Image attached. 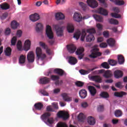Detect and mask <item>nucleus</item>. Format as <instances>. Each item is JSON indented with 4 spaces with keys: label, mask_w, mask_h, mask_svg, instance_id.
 <instances>
[{
    "label": "nucleus",
    "mask_w": 127,
    "mask_h": 127,
    "mask_svg": "<svg viewBox=\"0 0 127 127\" xmlns=\"http://www.w3.org/2000/svg\"><path fill=\"white\" fill-rule=\"evenodd\" d=\"M118 60L119 64L121 65H122V64H124V63H125V58L122 55H120L118 56Z\"/></svg>",
    "instance_id": "obj_37"
},
{
    "label": "nucleus",
    "mask_w": 127,
    "mask_h": 127,
    "mask_svg": "<svg viewBox=\"0 0 127 127\" xmlns=\"http://www.w3.org/2000/svg\"><path fill=\"white\" fill-rule=\"evenodd\" d=\"M79 95L81 99H86V97L87 96V90L85 89H81L79 91Z\"/></svg>",
    "instance_id": "obj_17"
},
{
    "label": "nucleus",
    "mask_w": 127,
    "mask_h": 127,
    "mask_svg": "<svg viewBox=\"0 0 127 127\" xmlns=\"http://www.w3.org/2000/svg\"><path fill=\"white\" fill-rule=\"evenodd\" d=\"M87 122L89 125H90L91 126H94V125L96 124V120H95V118L92 117V116H89L88 117Z\"/></svg>",
    "instance_id": "obj_23"
},
{
    "label": "nucleus",
    "mask_w": 127,
    "mask_h": 127,
    "mask_svg": "<svg viewBox=\"0 0 127 127\" xmlns=\"http://www.w3.org/2000/svg\"><path fill=\"white\" fill-rule=\"evenodd\" d=\"M115 87L117 88H119V89H123L124 88V86L122 85L121 82H118L115 84Z\"/></svg>",
    "instance_id": "obj_52"
},
{
    "label": "nucleus",
    "mask_w": 127,
    "mask_h": 127,
    "mask_svg": "<svg viewBox=\"0 0 127 127\" xmlns=\"http://www.w3.org/2000/svg\"><path fill=\"white\" fill-rule=\"evenodd\" d=\"M86 32L89 33L86 37V40L87 42H91L95 40V37H94V33H96V30L95 28L87 29Z\"/></svg>",
    "instance_id": "obj_2"
},
{
    "label": "nucleus",
    "mask_w": 127,
    "mask_h": 127,
    "mask_svg": "<svg viewBox=\"0 0 127 127\" xmlns=\"http://www.w3.org/2000/svg\"><path fill=\"white\" fill-rule=\"evenodd\" d=\"M62 84H63V80H57L55 82V85L56 86H59V85H62Z\"/></svg>",
    "instance_id": "obj_59"
},
{
    "label": "nucleus",
    "mask_w": 127,
    "mask_h": 127,
    "mask_svg": "<svg viewBox=\"0 0 127 127\" xmlns=\"http://www.w3.org/2000/svg\"><path fill=\"white\" fill-rule=\"evenodd\" d=\"M40 19V16L37 13L32 14L30 16V19L32 21L35 22L37 21Z\"/></svg>",
    "instance_id": "obj_18"
},
{
    "label": "nucleus",
    "mask_w": 127,
    "mask_h": 127,
    "mask_svg": "<svg viewBox=\"0 0 127 127\" xmlns=\"http://www.w3.org/2000/svg\"><path fill=\"white\" fill-rule=\"evenodd\" d=\"M109 22L111 24H115V25L119 24V21L117 20H116L113 18L109 19Z\"/></svg>",
    "instance_id": "obj_46"
},
{
    "label": "nucleus",
    "mask_w": 127,
    "mask_h": 127,
    "mask_svg": "<svg viewBox=\"0 0 127 127\" xmlns=\"http://www.w3.org/2000/svg\"><path fill=\"white\" fill-rule=\"evenodd\" d=\"M82 15L79 13L75 12L73 15V19L77 22L82 21Z\"/></svg>",
    "instance_id": "obj_14"
},
{
    "label": "nucleus",
    "mask_w": 127,
    "mask_h": 127,
    "mask_svg": "<svg viewBox=\"0 0 127 127\" xmlns=\"http://www.w3.org/2000/svg\"><path fill=\"white\" fill-rule=\"evenodd\" d=\"M88 106H89V105H88V103L86 102H84L81 103V107L82 108H87Z\"/></svg>",
    "instance_id": "obj_63"
},
{
    "label": "nucleus",
    "mask_w": 127,
    "mask_h": 127,
    "mask_svg": "<svg viewBox=\"0 0 127 127\" xmlns=\"http://www.w3.org/2000/svg\"><path fill=\"white\" fill-rule=\"evenodd\" d=\"M78 119L79 122H84V114L83 113H80L78 116Z\"/></svg>",
    "instance_id": "obj_51"
},
{
    "label": "nucleus",
    "mask_w": 127,
    "mask_h": 127,
    "mask_svg": "<svg viewBox=\"0 0 127 127\" xmlns=\"http://www.w3.org/2000/svg\"><path fill=\"white\" fill-rule=\"evenodd\" d=\"M17 49L18 51H22V45H21V41H18L17 43Z\"/></svg>",
    "instance_id": "obj_47"
},
{
    "label": "nucleus",
    "mask_w": 127,
    "mask_h": 127,
    "mask_svg": "<svg viewBox=\"0 0 127 127\" xmlns=\"http://www.w3.org/2000/svg\"><path fill=\"white\" fill-rule=\"evenodd\" d=\"M97 111L98 112H103L104 111V105H100L97 108Z\"/></svg>",
    "instance_id": "obj_58"
},
{
    "label": "nucleus",
    "mask_w": 127,
    "mask_h": 127,
    "mask_svg": "<svg viewBox=\"0 0 127 127\" xmlns=\"http://www.w3.org/2000/svg\"><path fill=\"white\" fill-rule=\"evenodd\" d=\"M34 108L36 110H38V111H41L43 108V104L40 102L35 103Z\"/></svg>",
    "instance_id": "obj_29"
},
{
    "label": "nucleus",
    "mask_w": 127,
    "mask_h": 127,
    "mask_svg": "<svg viewBox=\"0 0 127 127\" xmlns=\"http://www.w3.org/2000/svg\"><path fill=\"white\" fill-rule=\"evenodd\" d=\"M11 51H12V50L10 48V47H8L6 48L4 51L5 55L6 56H10V55H11Z\"/></svg>",
    "instance_id": "obj_32"
},
{
    "label": "nucleus",
    "mask_w": 127,
    "mask_h": 127,
    "mask_svg": "<svg viewBox=\"0 0 127 127\" xmlns=\"http://www.w3.org/2000/svg\"><path fill=\"white\" fill-rule=\"evenodd\" d=\"M93 17L97 21H98V22H103L104 20L102 16L97 14L93 15Z\"/></svg>",
    "instance_id": "obj_33"
},
{
    "label": "nucleus",
    "mask_w": 127,
    "mask_h": 127,
    "mask_svg": "<svg viewBox=\"0 0 127 127\" xmlns=\"http://www.w3.org/2000/svg\"><path fill=\"white\" fill-rule=\"evenodd\" d=\"M75 85L77 87H83L84 86V82L78 81L75 82Z\"/></svg>",
    "instance_id": "obj_54"
},
{
    "label": "nucleus",
    "mask_w": 127,
    "mask_h": 127,
    "mask_svg": "<svg viewBox=\"0 0 127 127\" xmlns=\"http://www.w3.org/2000/svg\"><path fill=\"white\" fill-rule=\"evenodd\" d=\"M81 36V31L80 30H77L73 35L74 38H75L76 40H78Z\"/></svg>",
    "instance_id": "obj_40"
},
{
    "label": "nucleus",
    "mask_w": 127,
    "mask_h": 127,
    "mask_svg": "<svg viewBox=\"0 0 127 127\" xmlns=\"http://www.w3.org/2000/svg\"><path fill=\"white\" fill-rule=\"evenodd\" d=\"M56 74H58L59 76H63L64 75V70L60 68H56L54 70Z\"/></svg>",
    "instance_id": "obj_31"
},
{
    "label": "nucleus",
    "mask_w": 127,
    "mask_h": 127,
    "mask_svg": "<svg viewBox=\"0 0 127 127\" xmlns=\"http://www.w3.org/2000/svg\"><path fill=\"white\" fill-rule=\"evenodd\" d=\"M101 66H102V67L105 69H109L110 68V65H109V64H108L107 62L102 63Z\"/></svg>",
    "instance_id": "obj_53"
},
{
    "label": "nucleus",
    "mask_w": 127,
    "mask_h": 127,
    "mask_svg": "<svg viewBox=\"0 0 127 127\" xmlns=\"http://www.w3.org/2000/svg\"><path fill=\"white\" fill-rule=\"evenodd\" d=\"M86 35H87L86 30L85 29H83L81 32V36L80 38L81 41H84V40H85V37H86Z\"/></svg>",
    "instance_id": "obj_43"
},
{
    "label": "nucleus",
    "mask_w": 127,
    "mask_h": 127,
    "mask_svg": "<svg viewBox=\"0 0 127 127\" xmlns=\"http://www.w3.org/2000/svg\"><path fill=\"white\" fill-rule=\"evenodd\" d=\"M84 49L83 48H79L77 49L75 53L76 55H78V58L80 60H81V59H82L83 57H84V54H83V52H84Z\"/></svg>",
    "instance_id": "obj_10"
},
{
    "label": "nucleus",
    "mask_w": 127,
    "mask_h": 127,
    "mask_svg": "<svg viewBox=\"0 0 127 127\" xmlns=\"http://www.w3.org/2000/svg\"><path fill=\"white\" fill-rule=\"evenodd\" d=\"M53 27L55 28V29H56L57 36L60 37L63 36V32H64L63 28L60 27L59 25H53Z\"/></svg>",
    "instance_id": "obj_4"
},
{
    "label": "nucleus",
    "mask_w": 127,
    "mask_h": 127,
    "mask_svg": "<svg viewBox=\"0 0 127 127\" xmlns=\"http://www.w3.org/2000/svg\"><path fill=\"white\" fill-rule=\"evenodd\" d=\"M27 59L29 63H33V62H34L35 57L33 52L31 51L28 53L27 56Z\"/></svg>",
    "instance_id": "obj_8"
},
{
    "label": "nucleus",
    "mask_w": 127,
    "mask_h": 127,
    "mask_svg": "<svg viewBox=\"0 0 127 127\" xmlns=\"http://www.w3.org/2000/svg\"><path fill=\"white\" fill-rule=\"evenodd\" d=\"M79 5L81 6V8H82V10H83V11H88V10H89V7H88V5L85 4L84 2H80Z\"/></svg>",
    "instance_id": "obj_27"
},
{
    "label": "nucleus",
    "mask_w": 127,
    "mask_h": 127,
    "mask_svg": "<svg viewBox=\"0 0 127 127\" xmlns=\"http://www.w3.org/2000/svg\"><path fill=\"white\" fill-rule=\"evenodd\" d=\"M86 2L88 5L92 8L98 7V2H97L96 0H87Z\"/></svg>",
    "instance_id": "obj_7"
},
{
    "label": "nucleus",
    "mask_w": 127,
    "mask_h": 127,
    "mask_svg": "<svg viewBox=\"0 0 127 127\" xmlns=\"http://www.w3.org/2000/svg\"><path fill=\"white\" fill-rule=\"evenodd\" d=\"M19 26V24L17 23L16 21L14 20L12 21L11 23V28H12L13 29H16V28H17V27H18Z\"/></svg>",
    "instance_id": "obj_39"
},
{
    "label": "nucleus",
    "mask_w": 127,
    "mask_h": 127,
    "mask_svg": "<svg viewBox=\"0 0 127 127\" xmlns=\"http://www.w3.org/2000/svg\"><path fill=\"white\" fill-rule=\"evenodd\" d=\"M57 117L66 121L69 118V114L66 112L61 111L57 113Z\"/></svg>",
    "instance_id": "obj_5"
},
{
    "label": "nucleus",
    "mask_w": 127,
    "mask_h": 127,
    "mask_svg": "<svg viewBox=\"0 0 127 127\" xmlns=\"http://www.w3.org/2000/svg\"><path fill=\"white\" fill-rule=\"evenodd\" d=\"M26 59V58L25 57V56L22 55L21 56H20L19 63L20 64H24V63H25Z\"/></svg>",
    "instance_id": "obj_44"
},
{
    "label": "nucleus",
    "mask_w": 127,
    "mask_h": 127,
    "mask_svg": "<svg viewBox=\"0 0 127 127\" xmlns=\"http://www.w3.org/2000/svg\"><path fill=\"white\" fill-rule=\"evenodd\" d=\"M51 79L52 80V81H58L59 79H60V77L58 75H52L51 76Z\"/></svg>",
    "instance_id": "obj_49"
},
{
    "label": "nucleus",
    "mask_w": 127,
    "mask_h": 127,
    "mask_svg": "<svg viewBox=\"0 0 127 127\" xmlns=\"http://www.w3.org/2000/svg\"><path fill=\"white\" fill-rule=\"evenodd\" d=\"M68 62L71 65H75V64H77L78 61H77L76 58L70 57L68 60Z\"/></svg>",
    "instance_id": "obj_28"
},
{
    "label": "nucleus",
    "mask_w": 127,
    "mask_h": 127,
    "mask_svg": "<svg viewBox=\"0 0 127 127\" xmlns=\"http://www.w3.org/2000/svg\"><path fill=\"white\" fill-rule=\"evenodd\" d=\"M67 30L69 33H73L74 32V26L72 24H68Z\"/></svg>",
    "instance_id": "obj_34"
},
{
    "label": "nucleus",
    "mask_w": 127,
    "mask_h": 127,
    "mask_svg": "<svg viewBox=\"0 0 127 127\" xmlns=\"http://www.w3.org/2000/svg\"><path fill=\"white\" fill-rule=\"evenodd\" d=\"M31 45V42L29 40H26L25 41L24 45V50L25 51H28L30 49V46Z\"/></svg>",
    "instance_id": "obj_12"
},
{
    "label": "nucleus",
    "mask_w": 127,
    "mask_h": 127,
    "mask_svg": "<svg viewBox=\"0 0 127 127\" xmlns=\"http://www.w3.org/2000/svg\"><path fill=\"white\" fill-rule=\"evenodd\" d=\"M46 110L47 112H54V110L50 105L47 107Z\"/></svg>",
    "instance_id": "obj_61"
},
{
    "label": "nucleus",
    "mask_w": 127,
    "mask_h": 127,
    "mask_svg": "<svg viewBox=\"0 0 127 127\" xmlns=\"http://www.w3.org/2000/svg\"><path fill=\"white\" fill-rule=\"evenodd\" d=\"M102 55V53L99 52V49L95 48L94 49L91 54L89 55L90 58H97L98 56H101Z\"/></svg>",
    "instance_id": "obj_6"
},
{
    "label": "nucleus",
    "mask_w": 127,
    "mask_h": 127,
    "mask_svg": "<svg viewBox=\"0 0 127 127\" xmlns=\"http://www.w3.org/2000/svg\"><path fill=\"white\" fill-rule=\"evenodd\" d=\"M107 42L109 45V46H111V47H113V46H115V44H116V41L113 38H110L107 40Z\"/></svg>",
    "instance_id": "obj_30"
},
{
    "label": "nucleus",
    "mask_w": 127,
    "mask_h": 127,
    "mask_svg": "<svg viewBox=\"0 0 127 127\" xmlns=\"http://www.w3.org/2000/svg\"><path fill=\"white\" fill-rule=\"evenodd\" d=\"M36 54L37 55V58L38 60L41 59V60H44L46 57V55L45 54H42V50L39 47H37L36 49Z\"/></svg>",
    "instance_id": "obj_3"
},
{
    "label": "nucleus",
    "mask_w": 127,
    "mask_h": 127,
    "mask_svg": "<svg viewBox=\"0 0 127 127\" xmlns=\"http://www.w3.org/2000/svg\"><path fill=\"white\" fill-rule=\"evenodd\" d=\"M100 96L102 98H104L105 99H107V98H109V97H110V96L109 95V93L105 91L101 92L100 94Z\"/></svg>",
    "instance_id": "obj_45"
},
{
    "label": "nucleus",
    "mask_w": 127,
    "mask_h": 127,
    "mask_svg": "<svg viewBox=\"0 0 127 127\" xmlns=\"http://www.w3.org/2000/svg\"><path fill=\"white\" fill-rule=\"evenodd\" d=\"M109 65L111 66H116L118 64V62L115 60L109 59L108 61Z\"/></svg>",
    "instance_id": "obj_42"
},
{
    "label": "nucleus",
    "mask_w": 127,
    "mask_h": 127,
    "mask_svg": "<svg viewBox=\"0 0 127 127\" xmlns=\"http://www.w3.org/2000/svg\"><path fill=\"white\" fill-rule=\"evenodd\" d=\"M65 18V16L64 14L61 12H58L56 13V19L57 20H61Z\"/></svg>",
    "instance_id": "obj_22"
},
{
    "label": "nucleus",
    "mask_w": 127,
    "mask_h": 127,
    "mask_svg": "<svg viewBox=\"0 0 127 127\" xmlns=\"http://www.w3.org/2000/svg\"><path fill=\"white\" fill-rule=\"evenodd\" d=\"M108 45L106 43H102L100 44V47L101 48H106V47H107Z\"/></svg>",
    "instance_id": "obj_60"
},
{
    "label": "nucleus",
    "mask_w": 127,
    "mask_h": 127,
    "mask_svg": "<svg viewBox=\"0 0 127 127\" xmlns=\"http://www.w3.org/2000/svg\"><path fill=\"white\" fill-rule=\"evenodd\" d=\"M124 76V73L122 70H117L114 71V77L116 79H120Z\"/></svg>",
    "instance_id": "obj_13"
},
{
    "label": "nucleus",
    "mask_w": 127,
    "mask_h": 127,
    "mask_svg": "<svg viewBox=\"0 0 127 127\" xmlns=\"http://www.w3.org/2000/svg\"><path fill=\"white\" fill-rule=\"evenodd\" d=\"M90 80L96 82V83H102V77L99 75H94L90 77Z\"/></svg>",
    "instance_id": "obj_11"
},
{
    "label": "nucleus",
    "mask_w": 127,
    "mask_h": 127,
    "mask_svg": "<svg viewBox=\"0 0 127 127\" xmlns=\"http://www.w3.org/2000/svg\"><path fill=\"white\" fill-rule=\"evenodd\" d=\"M67 49L69 53H74L76 51V46L73 44L68 45L67 46Z\"/></svg>",
    "instance_id": "obj_19"
},
{
    "label": "nucleus",
    "mask_w": 127,
    "mask_h": 127,
    "mask_svg": "<svg viewBox=\"0 0 127 127\" xmlns=\"http://www.w3.org/2000/svg\"><path fill=\"white\" fill-rule=\"evenodd\" d=\"M0 7L3 10H6L9 8V5L7 3H3L0 5Z\"/></svg>",
    "instance_id": "obj_36"
},
{
    "label": "nucleus",
    "mask_w": 127,
    "mask_h": 127,
    "mask_svg": "<svg viewBox=\"0 0 127 127\" xmlns=\"http://www.w3.org/2000/svg\"><path fill=\"white\" fill-rule=\"evenodd\" d=\"M43 30V25L42 24L39 23L36 25V31L37 32H42Z\"/></svg>",
    "instance_id": "obj_26"
},
{
    "label": "nucleus",
    "mask_w": 127,
    "mask_h": 127,
    "mask_svg": "<svg viewBox=\"0 0 127 127\" xmlns=\"http://www.w3.org/2000/svg\"><path fill=\"white\" fill-rule=\"evenodd\" d=\"M50 116H51V113L49 112H45L41 116V119L45 123L46 120L49 119Z\"/></svg>",
    "instance_id": "obj_16"
},
{
    "label": "nucleus",
    "mask_w": 127,
    "mask_h": 127,
    "mask_svg": "<svg viewBox=\"0 0 127 127\" xmlns=\"http://www.w3.org/2000/svg\"><path fill=\"white\" fill-rule=\"evenodd\" d=\"M114 115L116 118H120L123 116V111L121 110H116L115 111Z\"/></svg>",
    "instance_id": "obj_38"
},
{
    "label": "nucleus",
    "mask_w": 127,
    "mask_h": 127,
    "mask_svg": "<svg viewBox=\"0 0 127 127\" xmlns=\"http://www.w3.org/2000/svg\"><path fill=\"white\" fill-rule=\"evenodd\" d=\"M40 93L42 95H43V96H48L49 95L48 93L45 90H41Z\"/></svg>",
    "instance_id": "obj_64"
},
{
    "label": "nucleus",
    "mask_w": 127,
    "mask_h": 127,
    "mask_svg": "<svg viewBox=\"0 0 127 127\" xmlns=\"http://www.w3.org/2000/svg\"><path fill=\"white\" fill-rule=\"evenodd\" d=\"M115 4L116 5H124L125 4V1L123 0H117Z\"/></svg>",
    "instance_id": "obj_50"
},
{
    "label": "nucleus",
    "mask_w": 127,
    "mask_h": 127,
    "mask_svg": "<svg viewBox=\"0 0 127 127\" xmlns=\"http://www.w3.org/2000/svg\"><path fill=\"white\" fill-rule=\"evenodd\" d=\"M16 35L18 37H21L22 35V31L20 30H19L17 31Z\"/></svg>",
    "instance_id": "obj_62"
},
{
    "label": "nucleus",
    "mask_w": 127,
    "mask_h": 127,
    "mask_svg": "<svg viewBox=\"0 0 127 127\" xmlns=\"http://www.w3.org/2000/svg\"><path fill=\"white\" fill-rule=\"evenodd\" d=\"M98 13L102 14L103 15H107L108 14V11L105 9L104 8H100L98 9Z\"/></svg>",
    "instance_id": "obj_35"
},
{
    "label": "nucleus",
    "mask_w": 127,
    "mask_h": 127,
    "mask_svg": "<svg viewBox=\"0 0 127 127\" xmlns=\"http://www.w3.org/2000/svg\"><path fill=\"white\" fill-rule=\"evenodd\" d=\"M50 82V79L46 77L42 78L40 79V83L41 84H48V83H49Z\"/></svg>",
    "instance_id": "obj_25"
},
{
    "label": "nucleus",
    "mask_w": 127,
    "mask_h": 127,
    "mask_svg": "<svg viewBox=\"0 0 127 127\" xmlns=\"http://www.w3.org/2000/svg\"><path fill=\"white\" fill-rule=\"evenodd\" d=\"M40 45L41 46V47H43L44 49L47 48L48 47L45 43H43V42H40Z\"/></svg>",
    "instance_id": "obj_57"
},
{
    "label": "nucleus",
    "mask_w": 127,
    "mask_h": 127,
    "mask_svg": "<svg viewBox=\"0 0 127 127\" xmlns=\"http://www.w3.org/2000/svg\"><path fill=\"white\" fill-rule=\"evenodd\" d=\"M46 121L45 122L46 124H49V125H52L54 124V119H53V118H50L47 119Z\"/></svg>",
    "instance_id": "obj_48"
},
{
    "label": "nucleus",
    "mask_w": 127,
    "mask_h": 127,
    "mask_svg": "<svg viewBox=\"0 0 127 127\" xmlns=\"http://www.w3.org/2000/svg\"><path fill=\"white\" fill-rule=\"evenodd\" d=\"M112 76L113 74L112 73V72L109 70L106 71L103 75V76H104L105 78H112Z\"/></svg>",
    "instance_id": "obj_41"
},
{
    "label": "nucleus",
    "mask_w": 127,
    "mask_h": 127,
    "mask_svg": "<svg viewBox=\"0 0 127 127\" xmlns=\"http://www.w3.org/2000/svg\"><path fill=\"white\" fill-rule=\"evenodd\" d=\"M127 92L124 91L115 92L114 93L115 97H117V98H123L124 96H127Z\"/></svg>",
    "instance_id": "obj_20"
},
{
    "label": "nucleus",
    "mask_w": 127,
    "mask_h": 127,
    "mask_svg": "<svg viewBox=\"0 0 127 127\" xmlns=\"http://www.w3.org/2000/svg\"><path fill=\"white\" fill-rule=\"evenodd\" d=\"M62 97L65 102H71L72 101V98L68 96V94L64 93L62 94Z\"/></svg>",
    "instance_id": "obj_21"
},
{
    "label": "nucleus",
    "mask_w": 127,
    "mask_h": 127,
    "mask_svg": "<svg viewBox=\"0 0 127 127\" xmlns=\"http://www.w3.org/2000/svg\"><path fill=\"white\" fill-rule=\"evenodd\" d=\"M88 90L91 96L92 97L96 96V94H97V89H96V88L92 86H89L88 87Z\"/></svg>",
    "instance_id": "obj_15"
},
{
    "label": "nucleus",
    "mask_w": 127,
    "mask_h": 127,
    "mask_svg": "<svg viewBox=\"0 0 127 127\" xmlns=\"http://www.w3.org/2000/svg\"><path fill=\"white\" fill-rule=\"evenodd\" d=\"M7 16H8V14L6 12L3 13V14L1 16L0 18L1 19H2V20L5 19V18H6V17H7Z\"/></svg>",
    "instance_id": "obj_56"
},
{
    "label": "nucleus",
    "mask_w": 127,
    "mask_h": 127,
    "mask_svg": "<svg viewBox=\"0 0 127 127\" xmlns=\"http://www.w3.org/2000/svg\"><path fill=\"white\" fill-rule=\"evenodd\" d=\"M94 70H95V68L88 69L87 70L84 69H80L79 70V72L81 73V75H87L90 72H92V71H94Z\"/></svg>",
    "instance_id": "obj_24"
},
{
    "label": "nucleus",
    "mask_w": 127,
    "mask_h": 127,
    "mask_svg": "<svg viewBox=\"0 0 127 127\" xmlns=\"http://www.w3.org/2000/svg\"><path fill=\"white\" fill-rule=\"evenodd\" d=\"M113 10L115 11L116 13H112L111 16L112 17H115V18H121L122 16L121 14H119V12H120V9L118 7H115L113 8Z\"/></svg>",
    "instance_id": "obj_9"
},
{
    "label": "nucleus",
    "mask_w": 127,
    "mask_h": 127,
    "mask_svg": "<svg viewBox=\"0 0 127 127\" xmlns=\"http://www.w3.org/2000/svg\"><path fill=\"white\" fill-rule=\"evenodd\" d=\"M46 34L49 39H50L48 41V43L49 44H50V45H53V44H54V42H55V40H53V38H54V35L53 34V32L52 31L51 26H49V25H47Z\"/></svg>",
    "instance_id": "obj_1"
},
{
    "label": "nucleus",
    "mask_w": 127,
    "mask_h": 127,
    "mask_svg": "<svg viewBox=\"0 0 127 127\" xmlns=\"http://www.w3.org/2000/svg\"><path fill=\"white\" fill-rule=\"evenodd\" d=\"M16 37H13L11 41V45H15L16 44Z\"/></svg>",
    "instance_id": "obj_55"
}]
</instances>
